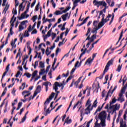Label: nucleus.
Here are the masks:
<instances>
[{"instance_id":"12","label":"nucleus","mask_w":127,"mask_h":127,"mask_svg":"<svg viewBox=\"0 0 127 127\" xmlns=\"http://www.w3.org/2000/svg\"><path fill=\"white\" fill-rule=\"evenodd\" d=\"M93 60H92V58L90 57L88 58L87 61H86L84 65H89V66H91L92 65V62H93Z\"/></svg>"},{"instance_id":"19","label":"nucleus","mask_w":127,"mask_h":127,"mask_svg":"<svg viewBox=\"0 0 127 127\" xmlns=\"http://www.w3.org/2000/svg\"><path fill=\"white\" fill-rule=\"evenodd\" d=\"M117 101H118V99H116V97H114L113 98L112 101L110 102V107L112 106V104H116V102H117Z\"/></svg>"},{"instance_id":"41","label":"nucleus","mask_w":127,"mask_h":127,"mask_svg":"<svg viewBox=\"0 0 127 127\" xmlns=\"http://www.w3.org/2000/svg\"><path fill=\"white\" fill-rule=\"evenodd\" d=\"M19 4V2H18V1H17V0H15V8H16L17 6H18Z\"/></svg>"},{"instance_id":"46","label":"nucleus","mask_w":127,"mask_h":127,"mask_svg":"<svg viewBox=\"0 0 127 127\" xmlns=\"http://www.w3.org/2000/svg\"><path fill=\"white\" fill-rule=\"evenodd\" d=\"M78 2H79L78 1H77V0H75L73 2V6H75L76 7V6L78 5V4H77Z\"/></svg>"},{"instance_id":"50","label":"nucleus","mask_w":127,"mask_h":127,"mask_svg":"<svg viewBox=\"0 0 127 127\" xmlns=\"http://www.w3.org/2000/svg\"><path fill=\"white\" fill-rule=\"evenodd\" d=\"M16 104H17V99H15L14 100V103H12V107H13V106H14V105H16Z\"/></svg>"},{"instance_id":"4","label":"nucleus","mask_w":127,"mask_h":127,"mask_svg":"<svg viewBox=\"0 0 127 127\" xmlns=\"http://www.w3.org/2000/svg\"><path fill=\"white\" fill-rule=\"evenodd\" d=\"M54 96H55V93H52L51 95L50 96L49 98L47 99V101H45L44 104V109L46 110L47 109V105L50 103V101L54 98Z\"/></svg>"},{"instance_id":"60","label":"nucleus","mask_w":127,"mask_h":127,"mask_svg":"<svg viewBox=\"0 0 127 127\" xmlns=\"http://www.w3.org/2000/svg\"><path fill=\"white\" fill-rule=\"evenodd\" d=\"M60 51V48H57V50L56 51V55L57 56L58 55V53Z\"/></svg>"},{"instance_id":"33","label":"nucleus","mask_w":127,"mask_h":127,"mask_svg":"<svg viewBox=\"0 0 127 127\" xmlns=\"http://www.w3.org/2000/svg\"><path fill=\"white\" fill-rule=\"evenodd\" d=\"M38 119H39V116H36V117L35 118V119H33L32 121V123H36L37 122V120H38Z\"/></svg>"},{"instance_id":"63","label":"nucleus","mask_w":127,"mask_h":127,"mask_svg":"<svg viewBox=\"0 0 127 127\" xmlns=\"http://www.w3.org/2000/svg\"><path fill=\"white\" fill-rule=\"evenodd\" d=\"M37 33V30L36 29L34 30L32 32L31 34H36Z\"/></svg>"},{"instance_id":"5","label":"nucleus","mask_w":127,"mask_h":127,"mask_svg":"<svg viewBox=\"0 0 127 127\" xmlns=\"http://www.w3.org/2000/svg\"><path fill=\"white\" fill-rule=\"evenodd\" d=\"M115 58H116V57H114V58L111 59V60L108 62L105 67V68L104 69V73H105V72H108V70H109V67H110L111 65H113V63L115 60Z\"/></svg>"},{"instance_id":"24","label":"nucleus","mask_w":127,"mask_h":127,"mask_svg":"<svg viewBox=\"0 0 127 127\" xmlns=\"http://www.w3.org/2000/svg\"><path fill=\"white\" fill-rule=\"evenodd\" d=\"M79 106H81V103H80V101H78L76 104L74 106L73 108V110H75V109H76V108H77V107H79Z\"/></svg>"},{"instance_id":"10","label":"nucleus","mask_w":127,"mask_h":127,"mask_svg":"<svg viewBox=\"0 0 127 127\" xmlns=\"http://www.w3.org/2000/svg\"><path fill=\"white\" fill-rule=\"evenodd\" d=\"M108 22V21L106 19H105L104 18H102L101 19V21L99 23V25H100L101 27H103L104 25H105V23H107Z\"/></svg>"},{"instance_id":"31","label":"nucleus","mask_w":127,"mask_h":127,"mask_svg":"<svg viewBox=\"0 0 127 127\" xmlns=\"http://www.w3.org/2000/svg\"><path fill=\"white\" fill-rule=\"evenodd\" d=\"M24 37H28L29 36V33H28L27 30H26L25 31V33L24 34Z\"/></svg>"},{"instance_id":"14","label":"nucleus","mask_w":127,"mask_h":127,"mask_svg":"<svg viewBox=\"0 0 127 127\" xmlns=\"http://www.w3.org/2000/svg\"><path fill=\"white\" fill-rule=\"evenodd\" d=\"M9 66H10V64H8L6 67V71L3 73V75L2 76V79L1 80H2L3 79V77H5V75H6V74L7 73V72H8V70H9Z\"/></svg>"},{"instance_id":"51","label":"nucleus","mask_w":127,"mask_h":127,"mask_svg":"<svg viewBox=\"0 0 127 127\" xmlns=\"http://www.w3.org/2000/svg\"><path fill=\"white\" fill-rule=\"evenodd\" d=\"M90 32H91V28H88V30H87V32L86 34V36H88V35H89V33H90Z\"/></svg>"},{"instance_id":"40","label":"nucleus","mask_w":127,"mask_h":127,"mask_svg":"<svg viewBox=\"0 0 127 127\" xmlns=\"http://www.w3.org/2000/svg\"><path fill=\"white\" fill-rule=\"evenodd\" d=\"M99 89H100V84H99V83H97L96 84L95 90H97V91L98 92V90H99Z\"/></svg>"},{"instance_id":"57","label":"nucleus","mask_w":127,"mask_h":127,"mask_svg":"<svg viewBox=\"0 0 127 127\" xmlns=\"http://www.w3.org/2000/svg\"><path fill=\"white\" fill-rule=\"evenodd\" d=\"M72 78H73V76H69V77L67 79L66 82L68 83V82H69V81H70V80H71L72 79Z\"/></svg>"},{"instance_id":"16","label":"nucleus","mask_w":127,"mask_h":127,"mask_svg":"<svg viewBox=\"0 0 127 127\" xmlns=\"http://www.w3.org/2000/svg\"><path fill=\"white\" fill-rule=\"evenodd\" d=\"M69 119V117L66 118L64 125H65V124H67V125H69V124H71V123H72V120Z\"/></svg>"},{"instance_id":"30","label":"nucleus","mask_w":127,"mask_h":127,"mask_svg":"<svg viewBox=\"0 0 127 127\" xmlns=\"http://www.w3.org/2000/svg\"><path fill=\"white\" fill-rule=\"evenodd\" d=\"M39 66L41 68L43 69V68H44V67H45V66L44 65V63H43L42 62H40L39 63Z\"/></svg>"},{"instance_id":"22","label":"nucleus","mask_w":127,"mask_h":127,"mask_svg":"<svg viewBox=\"0 0 127 127\" xmlns=\"http://www.w3.org/2000/svg\"><path fill=\"white\" fill-rule=\"evenodd\" d=\"M126 89H127V87L126 86H124L123 87V88L121 89V92L119 94H122V95H124L125 93L126 92Z\"/></svg>"},{"instance_id":"3","label":"nucleus","mask_w":127,"mask_h":127,"mask_svg":"<svg viewBox=\"0 0 127 127\" xmlns=\"http://www.w3.org/2000/svg\"><path fill=\"white\" fill-rule=\"evenodd\" d=\"M121 108V105L116 104L114 105L110 106V109L111 110H113L112 114H117V111H119L120 110V108Z\"/></svg>"},{"instance_id":"23","label":"nucleus","mask_w":127,"mask_h":127,"mask_svg":"<svg viewBox=\"0 0 127 127\" xmlns=\"http://www.w3.org/2000/svg\"><path fill=\"white\" fill-rule=\"evenodd\" d=\"M54 14L56 15H60V14H63L62 11L57 10L54 13Z\"/></svg>"},{"instance_id":"37","label":"nucleus","mask_w":127,"mask_h":127,"mask_svg":"<svg viewBox=\"0 0 127 127\" xmlns=\"http://www.w3.org/2000/svg\"><path fill=\"white\" fill-rule=\"evenodd\" d=\"M99 41H100V39H98L96 42L92 43L91 45V46L92 47V48H94V46L95 45V44H97L99 42Z\"/></svg>"},{"instance_id":"13","label":"nucleus","mask_w":127,"mask_h":127,"mask_svg":"<svg viewBox=\"0 0 127 127\" xmlns=\"http://www.w3.org/2000/svg\"><path fill=\"white\" fill-rule=\"evenodd\" d=\"M93 3H95V5H97V7H99L100 5H103V1H98L97 0H94Z\"/></svg>"},{"instance_id":"38","label":"nucleus","mask_w":127,"mask_h":127,"mask_svg":"<svg viewBox=\"0 0 127 127\" xmlns=\"http://www.w3.org/2000/svg\"><path fill=\"white\" fill-rule=\"evenodd\" d=\"M23 29H24V27L22 26L21 25H19V31H21V30H23Z\"/></svg>"},{"instance_id":"42","label":"nucleus","mask_w":127,"mask_h":127,"mask_svg":"<svg viewBox=\"0 0 127 127\" xmlns=\"http://www.w3.org/2000/svg\"><path fill=\"white\" fill-rule=\"evenodd\" d=\"M102 110V108H100V107H99L96 110V111H95V113H94V115H96L97 114V113H98V112H100V111Z\"/></svg>"},{"instance_id":"32","label":"nucleus","mask_w":127,"mask_h":127,"mask_svg":"<svg viewBox=\"0 0 127 127\" xmlns=\"http://www.w3.org/2000/svg\"><path fill=\"white\" fill-rule=\"evenodd\" d=\"M21 106H22V102H19L18 104V107L16 109L17 111H18L20 108H21Z\"/></svg>"},{"instance_id":"26","label":"nucleus","mask_w":127,"mask_h":127,"mask_svg":"<svg viewBox=\"0 0 127 127\" xmlns=\"http://www.w3.org/2000/svg\"><path fill=\"white\" fill-rule=\"evenodd\" d=\"M123 34H124V30H123L122 31L121 35H120V37H119V41H118V42L116 44H118L119 43V42H120V40H121L122 39V38L123 37Z\"/></svg>"},{"instance_id":"20","label":"nucleus","mask_w":127,"mask_h":127,"mask_svg":"<svg viewBox=\"0 0 127 127\" xmlns=\"http://www.w3.org/2000/svg\"><path fill=\"white\" fill-rule=\"evenodd\" d=\"M9 7V5L6 4L3 11V13H4L5 14L6 13V11H7V10L8 9Z\"/></svg>"},{"instance_id":"28","label":"nucleus","mask_w":127,"mask_h":127,"mask_svg":"<svg viewBox=\"0 0 127 127\" xmlns=\"http://www.w3.org/2000/svg\"><path fill=\"white\" fill-rule=\"evenodd\" d=\"M41 91V86L38 85L36 88V92L39 93Z\"/></svg>"},{"instance_id":"15","label":"nucleus","mask_w":127,"mask_h":127,"mask_svg":"<svg viewBox=\"0 0 127 127\" xmlns=\"http://www.w3.org/2000/svg\"><path fill=\"white\" fill-rule=\"evenodd\" d=\"M83 61H85V59H84L83 60L80 61V62H79V61H77V62L76 63V64H75V65H74V67H75V68H77V67L78 68H79V67H80V66H81V65H82V62H83Z\"/></svg>"},{"instance_id":"56","label":"nucleus","mask_w":127,"mask_h":127,"mask_svg":"<svg viewBox=\"0 0 127 127\" xmlns=\"http://www.w3.org/2000/svg\"><path fill=\"white\" fill-rule=\"evenodd\" d=\"M24 75H25L27 78H30V77H31V74L29 73H25Z\"/></svg>"},{"instance_id":"6","label":"nucleus","mask_w":127,"mask_h":127,"mask_svg":"<svg viewBox=\"0 0 127 127\" xmlns=\"http://www.w3.org/2000/svg\"><path fill=\"white\" fill-rule=\"evenodd\" d=\"M63 86V83H59L58 82H56L53 86V89L55 90V92L58 90V87H62Z\"/></svg>"},{"instance_id":"61","label":"nucleus","mask_w":127,"mask_h":127,"mask_svg":"<svg viewBox=\"0 0 127 127\" xmlns=\"http://www.w3.org/2000/svg\"><path fill=\"white\" fill-rule=\"evenodd\" d=\"M40 24H41V21H39L37 23V28H39L40 26Z\"/></svg>"},{"instance_id":"39","label":"nucleus","mask_w":127,"mask_h":127,"mask_svg":"<svg viewBox=\"0 0 127 127\" xmlns=\"http://www.w3.org/2000/svg\"><path fill=\"white\" fill-rule=\"evenodd\" d=\"M101 125H102L101 123L100 124H98V121H97L96 122L94 127H101Z\"/></svg>"},{"instance_id":"27","label":"nucleus","mask_w":127,"mask_h":127,"mask_svg":"<svg viewBox=\"0 0 127 127\" xmlns=\"http://www.w3.org/2000/svg\"><path fill=\"white\" fill-rule=\"evenodd\" d=\"M47 21H48L49 22H51V21H55V18H54L53 19H46V20L43 22H46Z\"/></svg>"},{"instance_id":"54","label":"nucleus","mask_w":127,"mask_h":127,"mask_svg":"<svg viewBox=\"0 0 127 127\" xmlns=\"http://www.w3.org/2000/svg\"><path fill=\"white\" fill-rule=\"evenodd\" d=\"M121 70H122V66H121V65H119L116 71H117V72H121Z\"/></svg>"},{"instance_id":"55","label":"nucleus","mask_w":127,"mask_h":127,"mask_svg":"<svg viewBox=\"0 0 127 127\" xmlns=\"http://www.w3.org/2000/svg\"><path fill=\"white\" fill-rule=\"evenodd\" d=\"M26 22H28L27 20L23 21L21 22L20 25H22V26H23V25H25Z\"/></svg>"},{"instance_id":"62","label":"nucleus","mask_w":127,"mask_h":127,"mask_svg":"<svg viewBox=\"0 0 127 127\" xmlns=\"http://www.w3.org/2000/svg\"><path fill=\"white\" fill-rule=\"evenodd\" d=\"M84 109H81L80 110V117H82V116H84Z\"/></svg>"},{"instance_id":"34","label":"nucleus","mask_w":127,"mask_h":127,"mask_svg":"<svg viewBox=\"0 0 127 127\" xmlns=\"http://www.w3.org/2000/svg\"><path fill=\"white\" fill-rule=\"evenodd\" d=\"M11 45L12 46V48H15L16 47V45H15V43L13 41L11 42Z\"/></svg>"},{"instance_id":"58","label":"nucleus","mask_w":127,"mask_h":127,"mask_svg":"<svg viewBox=\"0 0 127 127\" xmlns=\"http://www.w3.org/2000/svg\"><path fill=\"white\" fill-rule=\"evenodd\" d=\"M14 32L13 31H12V27H11L10 28V33L9 34H10V35H12L13 34Z\"/></svg>"},{"instance_id":"21","label":"nucleus","mask_w":127,"mask_h":127,"mask_svg":"<svg viewBox=\"0 0 127 127\" xmlns=\"http://www.w3.org/2000/svg\"><path fill=\"white\" fill-rule=\"evenodd\" d=\"M99 26V21H97V20H95L93 21V26H94V27H98V26Z\"/></svg>"},{"instance_id":"64","label":"nucleus","mask_w":127,"mask_h":127,"mask_svg":"<svg viewBox=\"0 0 127 127\" xmlns=\"http://www.w3.org/2000/svg\"><path fill=\"white\" fill-rule=\"evenodd\" d=\"M42 79L44 81H47V79H46V75H45L43 76Z\"/></svg>"},{"instance_id":"48","label":"nucleus","mask_w":127,"mask_h":127,"mask_svg":"<svg viewBox=\"0 0 127 127\" xmlns=\"http://www.w3.org/2000/svg\"><path fill=\"white\" fill-rule=\"evenodd\" d=\"M32 19H33V22H35V20H36V19H37V15H35V16H33Z\"/></svg>"},{"instance_id":"2","label":"nucleus","mask_w":127,"mask_h":127,"mask_svg":"<svg viewBox=\"0 0 127 127\" xmlns=\"http://www.w3.org/2000/svg\"><path fill=\"white\" fill-rule=\"evenodd\" d=\"M98 118L101 121V124L102 127H106V119L107 118V113H106L105 111L101 112L98 116Z\"/></svg>"},{"instance_id":"11","label":"nucleus","mask_w":127,"mask_h":127,"mask_svg":"<svg viewBox=\"0 0 127 127\" xmlns=\"http://www.w3.org/2000/svg\"><path fill=\"white\" fill-rule=\"evenodd\" d=\"M124 95L122 94H119V97L118 98L117 101L120 102V103H123L125 102V98H124Z\"/></svg>"},{"instance_id":"53","label":"nucleus","mask_w":127,"mask_h":127,"mask_svg":"<svg viewBox=\"0 0 127 127\" xmlns=\"http://www.w3.org/2000/svg\"><path fill=\"white\" fill-rule=\"evenodd\" d=\"M76 70V68L75 67H73L71 72H70V75H73V73L75 72V70Z\"/></svg>"},{"instance_id":"8","label":"nucleus","mask_w":127,"mask_h":127,"mask_svg":"<svg viewBox=\"0 0 127 127\" xmlns=\"http://www.w3.org/2000/svg\"><path fill=\"white\" fill-rule=\"evenodd\" d=\"M101 28H102V27L100 26L99 24H98V27L93 28L91 30V32L92 33H95V34H97V33H98V30H99V29H101Z\"/></svg>"},{"instance_id":"59","label":"nucleus","mask_w":127,"mask_h":127,"mask_svg":"<svg viewBox=\"0 0 127 127\" xmlns=\"http://www.w3.org/2000/svg\"><path fill=\"white\" fill-rule=\"evenodd\" d=\"M92 48H92V46L90 47L89 48V49L88 50L86 51L87 53H88V54L90 53V52H91V51H92Z\"/></svg>"},{"instance_id":"29","label":"nucleus","mask_w":127,"mask_h":127,"mask_svg":"<svg viewBox=\"0 0 127 127\" xmlns=\"http://www.w3.org/2000/svg\"><path fill=\"white\" fill-rule=\"evenodd\" d=\"M25 15H26V14H25L24 13H22L21 17H19V19L20 20H21V19H23V18H25Z\"/></svg>"},{"instance_id":"52","label":"nucleus","mask_w":127,"mask_h":127,"mask_svg":"<svg viewBox=\"0 0 127 127\" xmlns=\"http://www.w3.org/2000/svg\"><path fill=\"white\" fill-rule=\"evenodd\" d=\"M52 36L53 37L52 39V40H54V38H55L56 37V34H55L54 33H52Z\"/></svg>"},{"instance_id":"47","label":"nucleus","mask_w":127,"mask_h":127,"mask_svg":"<svg viewBox=\"0 0 127 127\" xmlns=\"http://www.w3.org/2000/svg\"><path fill=\"white\" fill-rule=\"evenodd\" d=\"M93 122V119L90 120L88 123L86 125V127H90V124Z\"/></svg>"},{"instance_id":"49","label":"nucleus","mask_w":127,"mask_h":127,"mask_svg":"<svg viewBox=\"0 0 127 127\" xmlns=\"http://www.w3.org/2000/svg\"><path fill=\"white\" fill-rule=\"evenodd\" d=\"M48 76H49V78H50V79H52V72L51 71H50L49 72V73H48Z\"/></svg>"},{"instance_id":"18","label":"nucleus","mask_w":127,"mask_h":127,"mask_svg":"<svg viewBox=\"0 0 127 127\" xmlns=\"http://www.w3.org/2000/svg\"><path fill=\"white\" fill-rule=\"evenodd\" d=\"M37 73H38V71L37 70H35L32 74V78L31 80H33L34 78H35V76L37 75Z\"/></svg>"},{"instance_id":"36","label":"nucleus","mask_w":127,"mask_h":127,"mask_svg":"<svg viewBox=\"0 0 127 127\" xmlns=\"http://www.w3.org/2000/svg\"><path fill=\"white\" fill-rule=\"evenodd\" d=\"M51 52H49V48H47L46 50V54L48 56V55H50Z\"/></svg>"},{"instance_id":"7","label":"nucleus","mask_w":127,"mask_h":127,"mask_svg":"<svg viewBox=\"0 0 127 127\" xmlns=\"http://www.w3.org/2000/svg\"><path fill=\"white\" fill-rule=\"evenodd\" d=\"M43 86H45L46 92H47L49 89L48 86H50V87H51V86H52V84L49 81H46L43 83Z\"/></svg>"},{"instance_id":"44","label":"nucleus","mask_w":127,"mask_h":127,"mask_svg":"<svg viewBox=\"0 0 127 127\" xmlns=\"http://www.w3.org/2000/svg\"><path fill=\"white\" fill-rule=\"evenodd\" d=\"M25 120H26V115L24 116L21 120V122H20V124H21V123H24V122H25Z\"/></svg>"},{"instance_id":"35","label":"nucleus","mask_w":127,"mask_h":127,"mask_svg":"<svg viewBox=\"0 0 127 127\" xmlns=\"http://www.w3.org/2000/svg\"><path fill=\"white\" fill-rule=\"evenodd\" d=\"M57 59L55 58V59H54V63H53V65H52V69H53V68H54V66H55V64H56V62H57Z\"/></svg>"},{"instance_id":"1","label":"nucleus","mask_w":127,"mask_h":127,"mask_svg":"<svg viewBox=\"0 0 127 127\" xmlns=\"http://www.w3.org/2000/svg\"><path fill=\"white\" fill-rule=\"evenodd\" d=\"M91 103L92 101L89 99L85 104V107L86 108L85 110V112L84 114L85 115L91 114V111L93 110V108H97V104H98L97 99L95 100L92 106Z\"/></svg>"},{"instance_id":"43","label":"nucleus","mask_w":127,"mask_h":127,"mask_svg":"<svg viewBox=\"0 0 127 127\" xmlns=\"http://www.w3.org/2000/svg\"><path fill=\"white\" fill-rule=\"evenodd\" d=\"M44 73H45V69H41V72H39V74L43 75V74H44Z\"/></svg>"},{"instance_id":"17","label":"nucleus","mask_w":127,"mask_h":127,"mask_svg":"<svg viewBox=\"0 0 127 127\" xmlns=\"http://www.w3.org/2000/svg\"><path fill=\"white\" fill-rule=\"evenodd\" d=\"M68 15H69V13H66V14L62 16V17L64 21H65V20H66Z\"/></svg>"},{"instance_id":"25","label":"nucleus","mask_w":127,"mask_h":127,"mask_svg":"<svg viewBox=\"0 0 127 127\" xmlns=\"http://www.w3.org/2000/svg\"><path fill=\"white\" fill-rule=\"evenodd\" d=\"M96 35H93L91 36V38H90L89 42H90V43H92V42H93V41H94V40H95V39H96Z\"/></svg>"},{"instance_id":"45","label":"nucleus","mask_w":127,"mask_h":127,"mask_svg":"<svg viewBox=\"0 0 127 127\" xmlns=\"http://www.w3.org/2000/svg\"><path fill=\"white\" fill-rule=\"evenodd\" d=\"M15 20H16V17H15L14 18V20L12 21V23H11V27H13V26H14V22L15 21Z\"/></svg>"},{"instance_id":"9","label":"nucleus","mask_w":127,"mask_h":127,"mask_svg":"<svg viewBox=\"0 0 127 127\" xmlns=\"http://www.w3.org/2000/svg\"><path fill=\"white\" fill-rule=\"evenodd\" d=\"M30 91L25 90L23 91L22 95L24 96V99H26V97H29V96H30Z\"/></svg>"}]
</instances>
